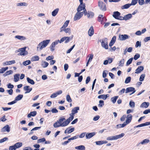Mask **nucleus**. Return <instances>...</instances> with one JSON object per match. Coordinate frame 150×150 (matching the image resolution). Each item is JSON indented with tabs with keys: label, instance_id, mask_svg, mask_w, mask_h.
I'll list each match as a JSON object with an SVG mask.
<instances>
[{
	"label": "nucleus",
	"instance_id": "1",
	"mask_svg": "<svg viewBox=\"0 0 150 150\" xmlns=\"http://www.w3.org/2000/svg\"><path fill=\"white\" fill-rule=\"evenodd\" d=\"M50 41V40H46L40 43L37 47V50H41L44 48L46 47L49 44Z\"/></svg>",
	"mask_w": 150,
	"mask_h": 150
},
{
	"label": "nucleus",
	"instance_id": "2",
	"mask_svg": "<svg viewBox=\"0 0 150 150\" xmlns=\"http://www.w3.org/2000/svg\"><path fill=\"white\" fill-rule=\"evenodd\" d=\"M74 109L75 108L72 110L71 113L70 114V116L69 117L61 124V127H64L70 123V121L73 119L74 118L73 115L75 113V109Z\"/></svg>",
	"mask_w": 150,
	"mask_h": 150
},
{
	"label": "nucleus",
	"instance_id": "3",
	"mask_svg": "<svg viewBox=\"0 0 150 150\" xmlns=\"http://www.w3.org/2000/svg\"><path fill=\"white\" fill-rule=\"evenodd\" d=\"M125 135L124 133H122L118 135H116L114 136H111L108 137L107 138V140L108 141H112V140H117L123 137Z\"/></svg>",
	"mask_w": 150,
	"mask_h": 150
},
{
	"label": "nucleus",
	"instance_id": "4",
	"mask_svg": "<svg viewBox=\"0 0 150 150\" xmlns=\"http://www.w3.org/2000/svg\"><path fill=\"white\" fill-rule=\"evenodd\" d=\"M80 2V4L78 7L77 10L78 11L81 12V11L83 10L82 12L84 14V11L86 9L85 8V4L83 2V0H79Z\"/></svg>",
	"mask_w": 150,
	"mask_h": 150
},
{
	"label": "nucleus",
	"instance_id": "5",
	"mask_svg": "<svg viewBox=\"0 0 150 150\" xmlns=\"http://www.w3.org/2000/svg\"><path fill=\"white\" fill-rule=\"evenodd\" d=\"M108 39L105 38L103 39L100 40V42L101 43L102 46L104 47L105 49H108Z\"/></svg>",
	"mask_w": 150,
	"mask_h": 150
},
{
	"label": "nucleus",
	"instance_id": "6",
	"mask_svg": "<svg viewBox=\"0 0 150 150\" xmlns=\"http://www.w3.org/2000/svg\"><path fill=\"white\" fill-rule=\"evenodd\" d=\"M98 6L101 10L105 11L106 10V5L102 1H100L98 2Z\"/></svg>",
	"mask_w": 150,
	"mask_h": 150
},
{
	"label": "nucleus",
	"instance_id": "7",
	"mask_svg": "<svg viewBox=\"0 0 150 150\" xmlns=\"http://www.w3.org/2000/svg\"><path fill=\"white\" fill-rule=\"evenodd\" d=\"M26 47H25L19 49V50L21 52L18 54V55H23L25 56L28 54V52L26 51Z\"/></svg>",
	"mask_w": 150,
	"mask_h": 150
},
{
	"label": "nucleus",
	"instance_id": "8",
	"mask_svg": "<svg viewBox=\"0 0 150 150\" xmlns=\"http://www.w3.org/2000/svg\"><path fill=\"white\" fill-rule=\"evenodd\" d=\"M84 15L85 16H87L88 18H92L94 16V13L91 11H88L87 12L86 10H85L84 11Z\"/></svg>",
	"mask_w": 150,
	"mask_h": 150
},
{
	"label": "nucleus",
	"instance_id": "9",
	"mask_svg": "<svg viewBox=\"0 0 150 150\" xmlns=\"http://www.w3.org/2000/svg\"><path fill=\"white\" fill-rule=\"evenodd\" d=\"M23 97V95L22 94H19L15 98V99L13 101L9 102L8 103H16L17 101L20 100Z\"/></svg>",
	"mask_w": 150,
	"mask_h": 150
},
{
	"label": "nucleus",
	"instance_id": "10",
	"mask_svg": "<svg viewBox=\"0 0 150 150\" xmlns=\"http://www.w3.org/2000/svg\"><path fill=\"white\" fill-rule=\"evenodd\" d=\"M70 37L65 36L59 40V43H61L65 40V43H67L69 42L70 41Z\"/></svg>",
	"mask_w": 150,
	"mask_h": 150
},
{
	"label": "nucleus",
	"instance_id": "11",
	"mask_svg": "<svg viewBox=\"0 0 150 150\" xmlns=\"http://www.w3.org/2000/svg\"><path fill=\"white\" fill-rule=\"evenodd\" d=\"M131 92H132V93L130 94V95L135 93L136 92V90H135V88L132 87L127 88L126 89L125 92L126 93H127Z\"/></svg>",
	"mask_w": 150,
	"mask_h": 150
},
{
	"label": "nucleus",
	"instance_id": "12",
	"mask_svg": "<svg viewBox=\"0 0 150 150\" xmlns=\"http://www.w3.org/2000/svg\"><path fill=\"white\" fill-rule=\"evenodd\" d=\"M76 13V20H79L83 16L84 14L83 12H81L77 11Z\"/></svg>",
	"mask_w": 150,
	"mask_h": 150
},
{
	"label": "nucleus",
	"instance_id": "13",
	"mask_svg": "<svg viewBox=\"0 0 150 150\" xmlns=\"http://www.w3.org/2000/svg\"><path fill=\"white\" fill-rule=\"evenodd\" d=\"M127 119L126 121L125 122L126 125L129 124L131 122L132 119V116L131 114L128 115L126 117Z\"/></svg>",
	"mask_w": 150,
	"mask_h": 150
},
{
	"label": "nucleus",
	"instance_id": "14",
	"mask_svg": "<svg viewBox=\"0 0 150 150\" xmlns=\"http://www.w3.org/2000/svg\"><path fill=\"white\" fill-rule=\"evenodd\" d=\"M129 37L130 36L126 34L122 35L119 36V38L121 40H124L129 38Z\"/></svg>",
	"mask_w": 150,
	"mask_h": 150
},
{
	"label": "nucleus",
	"instance_id": "15",
	"mask_svg": "<svg viewBox=\"0 0 150 150\" xmlns=\"http://www.w3.org/2000/svg\"><path fill=\"white\" fill-rule=\"evenodd\" d=\"M150 141L149 139H145L143 140L142 142L139 143L137 144L136 146H139L141 144L142 145L148 143Z\"/></svg>",
	"mask_w": 150,
	"mask_h": 150
},
{
	"label": "nucleus",
	"instance_id": "16",
	"mask_svg": "<svg viewBox=\"0 0 150 150\" xmlns=\"http://www.w3.org/2000/svg\"><path fill=\"white\" fill-rule=\"evenodd\" d=\"M30 87L28 86H26L23 87L24 91H26L25 93H29L32 90V88H30Z\"/></svg>",
	"mask_w": 150,
	"mask_h": 150
},
{
	"label": "nucleus",
	"instance_id": "17",
	"mask_svg": "<svg viewBox=\"0 0 150 150\" xmlns=\"http://www.w3.org/2000/svg\"><path fill=\"white\" fill-rule=\"evenodd\" d=\"M107 59L104 61L103 64L104 65H106L108 63L109 64L111 63L113 60V59L112 58H110L109 57L107 58Z\"/></svg>",
	"mask_w": 150,
	"mask_h": 150
},
{
	"label": "nucleus",
	"instance_id": "18",
	"mask_svg": "<svg viewBox=\"0 0 150 150\" xmlns=\"http://www.w3.org/2000/svg\"><path fill=\"white\" fill-rule=\"evenodd\" d=\"M62 92L61 90L57 91V92L52 94L50 96L51 98H53L56 97L58 95L62 93Z\"/></svg>",
	"mask_w": 150,
	"mask_h": 150
},
{
	"label": "nucleus",
	"instance_id": "19",
	"mask_svg": "<svg viewBox=\"0 0 150 150\" xmlns=\"http://www.w3.org/2000/svg\"><path fill=\"white\" fill-rule=\"evenodd\" d=\"M10 131V127L8 125H6L4 127L1 129V131L3 132H9Z\"/></svg>",
	"mask_w": 150,
	"mask_h": 150
},
{
	"label": "nucleus",
	"instance_id": "20",
	"mask_svg": "<svg viewBox=\"0 0 150 150\" xmlns=\"http://www.w3.org/2000/svg\"><path fill=\"white\" fill-rule=\"evenodd\" d=\"M16 61L15 60H13L9 61H7L3 63V65H10L15 64Z\"/></svg>",
	"mask_w": 150,
	"mask_h": 150
},
{
	"label": "nucleus",
	"instance_id": "21",
	"mask_svg": "<svg viewBox=\"0 0 150 150\" xmlns=\"http://www.w3.org/2000/svg\"><path fill=\"white\" fill-rule=\"evenodd\" d=\"M94 33V30L92 26H91L88 31V35L89 36H92Z\"/></svg>",
	"mask_w": 150,
	"mask_h": 150
},
{
	"label": "nucleus",
	"instance_id": "22",
	"mask_svg": "<svg viewBox=\"0 0 150 150\" xmlns=\"http://www.w3.org/2000/svg\"><path fill=\"white\" fill-rule=\"evenodd\" d=\"M144 69V67L142 66H139L136 70L135 73L138 74L140 73Z\"/></svg>",
	"mask_w": 150,
	"mask_h": 150
},
{
	"label": "nucleus",
	"instance_id": "23",
	"mask_svg": "<svg viewBox=\"0 0 150 150\" xmlns=\"http://www.w3.org/2000/svg\"><path fill=\"white\" fill-rule=\"evenodd\" d=\"M116 39V37L115 36H114L112 38L109 44L110 47H111L115 43Z\"/></svg>",
	"mask_w": 150,
	"mask_h": 150
},
{
	"label": "nucleus",
	"instance_id": "24",
	"mask_svg": "<svg viewBox=\"0 0 150 150\" xmlns=\"http://www.w3.org/2000/svg\"><path fill=\"white\" fill-rule=\"evenodd\" d=\"M120 14L121 13L119 12L116 11L113 12L112 16L115 19H118V17Z\"/></svg>",
	"mask_w": 150,
	"mask_h": 150
},
{
	"label": "nucleus",
	"instance_id": "25",
	"mask_svg": "<svg viewBox=\"0 0 150 150\" xmlns=\"http://www.w3.org/2000/svg\"><path fill=\"white\" fill-rule=\"evenodd\" d=\"M96 133L94 132L91 133H87L86 135V139H90L95 135Z\"/></svg>",
	"mask_w": 150,
	"mask_h": 150
},
{
	"label": "nucleus",
	"instance_id": "26",
	"mask_svg": "<svg viewBox=\"0 0 150 150\" xmlns=\"http://www.w3.org/2000/svg\"><path fill=\"white\" fill-rule=\"evenodd\" d=\"M15 38H17L20 40L21 41L22 40H24L26 39V38L25 37L21 35H16L15 37Z\"/></svg>",
	"mask_w": 150,
	"mask_h": 150
},
{
	"label": "nucleus",
	"instance_id": "27",
	"mask_svg": "<svg viewBox=\"0 0 150 150\" xmlns=\"http://www.w3.org/2000/svg\"><path fill=\"white\" fill-rule=\"evenodd\" d=\"M95 143L96 145H100L104 144L107 143L108 142L106 141H96Z\"/></svg>",
	"mask_w": 150,
	"mask_h": 150
},
{
	"label": "nucleus",
	"instance_id": "28",
	"mask_svg": "<svg viewBox=\"0 0 150 150\" xmlns=\"http://www.w3.org/2000/svg\"><path fill=\"white\" fill-rule=\"evenodd\" d=\"M132 14L131 13L128 14L124 16V20L127 21L129 20L132 17Z\"/></svg>",
	"mask_w": 150,
	"mask_h": 150
},
{
	"label": "nucleus",
	"instance_id": "29",
	"mask_svg": "<svg viewBox=\"0 0 150 150\" xmlns=\"http://www.w3.org/2000/svg\"><path fill=\"white\" fill-rule=\"evenodd\" d=\"M74 128H73L70 129H69V128H67L65 131L64 133L65 134H66L67 133H70L74 131Z\"/></svg>",
	"mask_w": 150,
	"mask_h": 150
},
{
	"label": "nucleus",
	"instance_id": "30",
	"mask_svg": "<svg viewBox=\"0 0 150 150\" xmlns=\"http://www.w3.org/2000/svg\"><path fill=\"white\" fill-rule=\"evenodd\" d=\"M108 95H101L98 96V98L99 99H103V100H105L108 97Z\"/></svg>",
	"mask_w": 150,
	"mask_h": 150
},
{
	"label": "nucleus",
	"instance_id": "31",
	"mask_svg": "<svg viewBox=\"0 0 150 150\" xmlns=\"http://www.w3.org/2000/svg\"><path fill=\"white\" fill-rule=\"evenodd\" d=\"M59 8H57L54 10L52 12V15L53 16H55L57 14L59 11Z\"/></svg>",
	"mask_w": 150,
	"mask_h": 150
},
{
	"label": "nucleus",
	"instance_id": "32",
	"mask_svg": "<svg viewBox=\"0 0 150 150\" xmlns=\"http://www.w3.org/2000/svg\"><path fill=\"white\" fill-rule=\"evenodd\" d=\"M131 6L130 4H127L121 6V8L122 9H126L129 8Z\"/></svg>",
	"mask_w": 150,
	"mask_h": 150
},
{
	"label": "nucleus",
	"instance_id": "33",
	"mask_svg": "<svg viewBox=\"0 0 150 150\" xmlns=\"http://www.w3.org/2000/svg\"><path fill=\"white\" fill-rule=\"evenodd\" d=\"M39 57L37 55H35L32 57L31 58V61L32 62L38 61L39 60Z\"/></svg>",
	"mask_w": 150,
	"mask_h": 150
},
{
	"label": "nucleus",
	"instance_id": "34",
	"mask_svg": "<svg viewBox=\"0 0 150 150\" xmlns=\"http://www.w3.org/2000/svg\"><path fill=\"white\" fill-rule=\"evenodd\" d=\"M37 112L35 111H34L30 112V113L29 114L27 117L28 118H30L31 116H34L36 115Z\"/></svg>",
	"mask_w": 150,
	"mask_h": 150
},
{
	"label": "nucleus",
	"instance_id": "35",
	"mask_svg": "<svg viewBox=\"0 0 150 150\" xmlns=\"http://www.w3.org/2000/svg\"><path fill=\"white\" fill-rule=\"evenodd\" d=\"M14 145L16 149L22 146L23 145V143L21 142H19L16 143Z\"/></svg>",
	"mask_w": 150,
	"mask_h": 150
},
{
	"label": "nucleus",
	"instance_id": "36",
	"mask_svg": "<svg viewBox=\"0 0 150 150\" xmlns=\"http://www.w3.org/2000/svg\"><path fill=\"white\" fill-rule=\"evenodd\" d=\"M19 74H16L14 76V80L15 82H17L19 80Z\"/></svg>",
	"mask_w": 150,
	"mask_h": 150
},
{
	"label": "nucleus",
	"instance_id": "37",
	"mask_svg": "<svg viewBox=\"0 0 150 150\" xmlns=\"http://www.w3.org/2000/svg\"><path fill=\"white\" fill-rule=\"evenodd\" d=\"M127 125L125 123V122H124L123 124H119L117 125L116 126V128L117 129L121 128H122L125 127Z\"/></svg>",
	"mask_w": 150,
	"mask_h": 150
},
{
	"label": "nucleus",
	"instance_id": "38",
	"mask_svg": "<svg viewBox=\"0 0 150 150\" xmlns=\"http://www.w3.org/2000/svg\"><path fill=\"white\" fill-rule=\"evenodd\" d=\"M26 79L27 82L29 83L32 85H33L35 84V83L34 81L33 80L30 79V78L27 77Z\"/></svg>",
	"mask_w": 150,
	"mask_h": 150
},
{
	"label": "nucleus",
	"instance_id": "39",
	"mask_svg": "<svg viewBox=\"0 0 150 150\" xmlns=\"http://www.w3.org/2000/svg\"><path fill=\"white\" fill-rule=\"evenodd\" d=\"M76 149L78 150H85V147L83 145H80L76 147Z\"/></svg>",
	"mask_w": 150,
	"mask_h": 150
},
{
	"label": "nucleus",
	"instance_id": "40",
	"mask_svg": "<svg viewBox=\"0 0 150 150\" xmlns=\"http://www.w3.org/2000/svg\"><path fill=\"white\" fill-rule=\"evenodd\" d=\"M118 98V96H114V97H112L111 98V100L113 103H115L116 102V101Z\"/></svg>",
	"mask_w": 150,
	"mask_h": 150
},
{
	"label": "nucleus",
	"instance_id": "41",
	"mask_svg": "<svg viewBox=\"0 0 150 150\" xmlns=\"http://www.w3.org/2000/svg\"><path fill=\"white\" fill-rule=\"evenodd\" d=\"M133 59V57H132L129 59L127 62L126 65V66H128L131 64Z\"/></svg>",
	"mask_w": 150,
	"mask_h": 150
},
{
	"label": "nucleus",
	"instance_id": "42",
	"mask_svg": "<svg viewBox=\"0 0 150 150\" xmlns=\"http://www.w3.org/2000/svg\"><path fill=\"white\" fill-rule=\"evenodd\" d=\"M27 4L25 2H22L18 3L17 4V6H27Z\"/></svg>",
	"mask_w": 150,
	"mask_h": 150
},
{
	"label": "nucleus",
	"instance_id": "43",
	"mask_svg": "<svg viewBox=\"0 0 150 150\" xmlns=\"http://www.w3.org/2000/svg\"><path fill=\"white\" fill-rule=\"evenodd\" d=\"M49 65V63L45 61H44L43 63L42 64V66L43 68H45L47 67Z\"/></svg>",
	"mask_w": 150,
	"mask_h": 150
},
{
	"label": "nucleus",
	"instance_id": "44",
	"mask_svg": "<svg viewBox=\"0 0 150 150\" xmlns=\"http://www.w3.org/2000/svg\"><path fill=\"white\" fill-rule=\"evenodd\" d=\"M31 63V62L29 60H27L23 62V64L24 66H26L30 64Z\"/></svg>",
	"mask_w": 150,
	"mask_h": 150
},
{
	"label": "nucleus",
	"instance_id": "45",
	"mask_svg": "<svg viewBox=\"0 0 150 150\" xmlns=\"http://www.w3.org/2000/svg\"><path fill=\"white\" fill-rule=\"evenodd\" d=\"M145 76V74H142L140 77L139 80L140 81L142 82L144 80V79Z\"/></svg>",
	"mask_w": 150,
	"mask_h": 150
},
{
	"label": "nucleus",
	"instance_id": "46",
	"mask_svg": "<svg viewBox=\"0 0 150 150\" xmlns=\"http://www.w3.org/2000/svg\"><path fill=\"white\" fill-rule=\"evenodd\" d=\"M131 77L130 76L127 77L125 79V83H128L130 82Z\"/></svg>",
	"mask_w": 150,
	"mask_h": 150
},
{
	"label": "nucleus",
	"instance_id": "47",
	"mask_svg": "<svg viewBox=\"0 0 150 150\" xmlns=\"http://www.w3.org/2000/svg\"><path fill=\"white\" fill-rule=\"evenodd\" d=\"M125 59H121L120 62L119 63V66L122 67L123 66V64L124 63Z\"/></svg>",
	"mask_w": 150,
	"mask_h": 150
},
{
	"label": "nucleus",
	"instance_id": "48",
	"mask_svg": "<svg viewBox=\"0 0 150 150\" xmlns=\"http://www.w3.org/2000/svg\"><path fill=\"white\" fill-rule=\"evenodd\" d=\"M66 100L69 103H71L72 102V100L69 95H67V96Z\"/></svg>",
	"mask_w": 150,
	"mask_h": 150
},
{
	"label": "nucleus",
	"instance_id": "49",
	"mask_svg": "<svg viewBox=\"0 0 150 150\" xmlns=\"http://www.w3.org/2000/svg\"><path fill=\"white\" fill-rule=\"evenodd\" d=\"M54 127H57L60 126H61V124H60L58 122H55L54 124Z\"/></svg>",
	"mask_w": 150,
	"mask_h": 150
},
{
	"label": "nucleus",
	"instance_id": "50",
	"mask_svg": "<svg viewBox=\"0 0 150 150\" xmlns=\"http://www.w3.org/2000/svg\"><path fill=\"white\" fill-rule=\"evenodd\" d=\"M140 57V55L139 54L137 53V54H135L134 57L133 59L135 60H137L138 58H139Z\"/></svg>",
	"mask_w": 150,
	"mask_h": 150
},
{
	"label": "nucleus",
	"instance_id": "51",
	"mask_svg": "<svg viewBox=\"0 0 150 150\" xmlns=\"http://www.w3.org/2000/svg\"><path fill=\"white\" fill-rule=\"evenodd\" d=\"M138 1V0H132L131 3L130 4L131 6L135 5L137 4Z\"/></svg>",
	"mask_w": 150,
	"mask_h": 150
},
{
	"label": "nucleus",
	"instance_id": "52",
	"mask_svg": "<svg viewBox=\"0 0 150 150\" xmlns=\"http://www.w3.org/2000/svg\"><path fill=\"white\" fill-rule=\"evenodd\" d=\"M141 42H139V41H137L136 42V45H135V47L137 48V47H141Z\"/></svg>",
	"mask_w": 150,
	"mask_h": 150
},
{
	"label": "nucleus",
	"instance_id": "53",
	"mask_svg": "<svg viewBox=\"0 0 150 150\" xmlns=\"http://www.w3.org/2000/svg\"><path fill=\"white\" fill-rule=\"evenodd\" d=\"M55 46L52 43L51 44L50 47V50L52 52L54 50Z\"/></svg>",
	"mask_w": 150,
	"mask_h": 150
},
{
	"label": "nucleus",
	"instance_id": "54",
	"mask_svg": "<svg viewBox=\"0 0 150 150\" xmlns=\"http://www.w3.org/2000/svg\"><path fill=\"white\" fill-rule=\"evenodd\" d=\"M149 105V104H142L140 105L141 108H147Z\"/></svg>",
	"mask_w": 150,
	"mask_h": 150
},
{
	"label": "nucleus",
	"instance_id": "55",
	"mask_svg": "<svg viewBox=\"0 0 150 150\" xmlns=\"http://www.w3.org/2000/svg\"><path fill=\"white\" fill-rule=\"evenodd\" d=\"M75 46V45H74L71 48H70L66 52L67 53H69L71 52L72 51V50L73 49Z\"/></svg>",
	"mask_w": 150,
	"mask_h": 150
},
{
	"label": "nucleus",
	"instance_id": "56",
	"mask_svg": "<svg viewBox=\"0 0 150 150\" xmlns=\"http://www.w3.org/2000/svg\"><path fill=\"white\" fill-rule=\"evenodd\" d=\"M45 141V139L44 138H43L41 139H38L37 141V143H41L42 142H44Z\"/></svg>",
	"mask_w": 150,
	"mask_h": 150
},
{
	"label": "nucleus",
	"instance_id": "57",
	"mask_svg": "<svg viewBox=\"0 0 150 150\" xmlns=\"http://www.w3.org/2000/svg\"><path fill=\"white\" fill-rule=\"evenodd\" d=\"M106 72L108 73V71L107 70H104L103 71L102 75L103 78H105L106 77L107 73Z\"/></svg>",
	"mask_w": 150,
	"mask_h": 150
},
{
	"label": "nucleus",
	"instance_id": "58",
	"mask_svg": "<svg viewBox=\"0 0 150 150\" xmlns=\"http://www.w3.org/2000/svg\"><path fill=\"white\" fill-rule=\"evenodd\" d=\"M54 58V57L53 56H50L46 58V60H52Z\"/></svg>",
	"mask_w": 150,
	"mask_h": 150
},
{
	"label": "nucleus",
	"instance_id": "59",
	"mask_svg": "<svg viewBox=\"0 0 150 150\" xmlns=\"http://www.w3.org/2000/svg\"><path fill=\"white\" fill-rule=\"evenodd\" d=\"M69 22V20H68L66 21L64 23L63 25V26L66 27L68 26Z\"/></svg>",
	"mask_w": 150,
	"mask_h": 150
},
{
	"label": "nucleus",
	"instance_id": "60",
	"mask_svg": "<svg viewBox=\"0 0 150 150\" xmlns=\"http://www.w3.org/2000/svg\"><path fill=\"white\" fill-rule=\"evenodd\" d=\"M9 150H16V149L14 145L13 146H10L9 147Z\"/></svg>",
	"mask_w": 150,
	"mask_h": 150
},
{
	"label": "nucleus",
	"instance_id": "61",
	"mask_svg": "<svg viewBox=\"0 0 150 150\" xmlns=\"http://www.w3.org/2000/svg\"><path fill=\"white\" fill-rule=\"evenodd\" d=\"M138 1L140 5H142L144 4V0H138Z\"/></svg>",
	"mask_w": 150,
	"mask_h": 150
},
{
	"label": "nucleus",
	"instance_id": "62",
	"mask_svg": "<svg viewBox=\"0 0 150 150\" xmlns=\"http://www.w3.org/2000/svg\"><path fill=\"white\" fill-rule=\"evenodd\" d=\"M7 87L9 88L12 89L13 88L14 86L11 83H9L7 85Z\"/></svg>",
	"mask_w": 150,
	"mask_h": 150
},
{
	"label": "nucleus",
	"instance_id": "63",
	"mask_svg": "<svg viewBox=\"0 0 150 150\" xmlns=\"http://www.w3.org/2000/svg\"><path fill=\"white\" fill-rule=\"evenodd\" d=\"M149 40H150V36L146 37L144 39V40L145 42H146Z\"/></svg>",
	"mask_w": 150,
	"mask_h": 150
},
{
	"label": "nucleus",
	"instance_id": "64",
	"mask_svg": "<svg viewBox=\"0 0 150 150\" xmlns=\"http://www.w3.org/2000/svg\"><path fill=\"white\" fill-rule=\"evenodd\" d=\"M23 150H33V149L31 147L27 146L25 147Z\"/></svg>",
	"mask_w": 150,
	"mask_h": 150
}]
</instances>
